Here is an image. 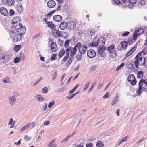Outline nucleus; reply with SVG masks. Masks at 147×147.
Masks as SVG:
<instances>
[{"mask_svg":"<svg viewBox=\"0 0 147 147\" xmlns=\"http://www.w3.org/2000/svg\"><path fill=\"white\" fill-rule=\"evenodd\" d=\"M142 52L139 53L135 57L136 60L134 63L136 68H138V65L142 66L145 63L146 59L144 57L142 56Z\"/></svg>","mask_w":147,"mask_h":147,"instance_id":"nucleus-1","label":"nucleus"},{"mask_svg":"<svg viewBox=\"0 0 147 147\" xmlns=\"http://www.w3.org/2000/svg\"><path fill=\"white\" fill-rule=\"evenodd\" d=\"M81 44V43L80 42H78L75 45L73 48L71 46L69 47L66 49V54L69 56L70 55V57L72 58L76 53L77 50V47Z\"/></svg>","mask_w":147,"mask_h":147,"instance_id":"nucleus-2","label":"nucleus"},{"mask_svg":"<svg viewBox=\"0 0 147 147\" xmlns=\"http://www.w3.org/2000/svg\"><path fill=\"white\" fill-rule=\"evenodd\" d=\"M107 50L109 53V55L111 57H114L116 56V50L114 45H109L107 48Z\"/></svg>","mask_w":147,"mask_h":147,"instance_id":"nucleus-3","label":"nucleus"},{"mask_svg":"<svg viewBox=\"0 0 147 147\" xmlns=\"http://www.w3.org/2000/svg\"><path fill=\"white\" fill-rule=\"evenodd\" d=\"M128 45V42L124 41L120 43V44L117 47V50L118 51L124 50L125 49L127 48Z\"/></svg>","mask_w":147,"mask_h":147,"instance_id":"nucleus-4","label":"nucleus"},{"mask_svg":"<svg viewBox=\"0 0 147 147\" xmlns=\"http://www.w3.org/2000/svg\"><path fill=\"white\" fill-rule=\"evenodd\" d=\"M144 82V80L141 79L139 82L138 85L139 88L137 90V93L139 95L141 94V92L143 91V89H145L144 87L143 86Z\"/></svg>","mask_w":147,"mask_h":147,"instance_id":"nucleus-5","label":"nucleus"},{"mask_svg":"<svg viewBox=\"0 0 147 147\" xmlns=\"http://www.w3.org/2000/svg\"><path fill=\"white\" fill-rule=\"evenodd\" d=\"M127 80L129 82H130L131 84L132 85L134 86L136 83V80L134 75H129L128 77Z\"/></svg>","mask_w":147,"mask_h":147,"instance_id":"nucleus-6","label":"nucleus"},{"mask_svg":"<svg viewBox=\"0 0 147 147\" xmlns=\"http://www.w3.org/2000/svg\"><path fill=\"white\" fill-rule=\"evenodd\" d=\"M9 55L7 54H3L0 58V62L3 64L6 63L9 61Z\"/></svg>","mask_w":147,"mask_h":147,"instance_id":"nucleus-7","label":"nucleus"},{"mask_svg":"<svg viewBox=\"0 0 147 147\" xmlns=\"http://www.w3.org/2000/svg\"><path fill=\"white\" fill-rule=\"evenodd\" d=\"M106 48L104 46H101L98 47L97 49L98 53L100 56L103 58H104L105 55V53L104 51L105 50Z\"/></svg>","mask_w":147,"mask_h":147,"instance_id":"nucleus-8","label":"nucleus"},{"mask_svg":"<svg viewBox=\"0 0 147 147\" xmlns=\"http://www.w3.org/2000/svg\"><path fill=\"white\" fill-rule=\"evenodd\" d=\"M79 45L78 47L79 52L82 54H84L87 51V47L85 45Z\"/></svg>","mask_w":147,"mask_h":147,"instance_id":"nucleus-9","label":"nucleus"},{"mask_svg":"<svg viewBox=\"0 0 147 147\" xmlns=\"http://www.w3.org/2000/svg\"><path fill=\"white\" fill-rule=\"evenodd\" d=\"M20 19L18 17H16L14 18L13 20L12 23L13 26L20 27L21 25L20 24Z\"/></svg>","mask_w":147,"mask_h":147,"instance_id":"nucleus-10","label":"nucleus"},{"mask_svg":"<svg viewBox=\"0 0 147 147\" xmlns=\"http://www.w3.org/2000/svg\"><path fill=\"white\" fill-rule=\"evenodd\" d=\"M96 55L95 52L93 49H90L87 52V56L90 58L94 57Z\"/></svg>","mask_w":147,"mask_h":147,"instance_id":"nucleus-11","label":"nucleus"},{"mask_svg":"<svg viewBox=\"0 0 147 147\" xmlns=\"http://www.w3.org/2000/svg\"><path fill=\"white\" fill-rule=\"evenodd\" d=\"M68 28L71 30H73L76 27V24L74 22L70 21L68 23Z\"/></svg>","mask_w":147,"mask_h":147,"instance_id":"nucleus-12","label":"nucleus"},{"mask_svg":"<svg viewBox=\"0 0 147 147\" xmlns=\"http://www.w3.org/2000/svg\"><path fill=\"white\" fill-rule=\"evenodd\" d=\"M26 32V28L25 27L21 26L19 27L18 30V34H20V35L25 34Z\"/></svg>","mask_w":147,"mask_h":147,"instance_id":"nucleus-13","label":"nucleus"},{"mask_svg":"<svg viewBox=\"0 0 147 147\" xmlns=\"http://www.w3.org/2000/svg\"><path fill=\"white\" fill-rule=\"evenodd\" d=\"M48 7L49 8H53L55 7L56 3L53 0H49L47 3Z\"/></svg>","mask_w":147,"mask_h":147,"instance_id":"nucleus-14","label":"nucleus"},{"mask_svg":"<svg viewBox=\"0 0 147 147\" xmlns=\"http://www.w3.org/2000/svg\"><path fill=\"white\" fill-rule=\"evenodd\" d=\"M53 34L55 36H58L59 37H62L63 36L62 32L59 31L55 29H53Z\"/></svg>","mask_w":147,"mask_h":147,"instance_id":"nucleus-15","label":"nucleus"},{"mask_svg":"<svg viewBox=\"0 0 147 147\" xmlns=\"http://www.w3.org/2000/svg\"><path fill=\"white\" fill-rule=\"evenodd\" d=\"M22 38L20 34H15L12 38V40L14 42H17L20 40Z\"/></svg>","mask_w":147,"mask_h":147,"instance_id":"nucleus-16","label":"nucleus"},{"mask_svg":"<svg viewBox=\"0 0 147 147\" xmlns=\"http://www.w3.org/2000/svg\"><path fill=\"white\" fill-rule=\"evenodd\" d=\"M16 99L14 96L10 97L9 98V102L11 106H13L14 105L16 101Z\"/></svg>","mask_w":147,"mask_h":147,"instance_id":"nucleus-17","label":"nucleus"},{"mask_svg":"<svg viewBox=\"0 0 147 147\" xmlns=\"http://www.w3.org/2000/svg\"><path fill=\"white\" fill-rule=\"evenodd\" d=\"M0 12L2 14L5 16L8 15L9 14L7 9L4 7H1L0 9Z\"/></svg>","mask_w":147,"mask_h":147,"instance_id":"nucleus-18","label":"nucleus"},{"mask_svg":"<svg viewBox=\"0 0 147 147\" xmlns=\"http://www.w3.org/2000/svg\"><path fill=\"white\" fill-rule=\"evenodd\" d=\"M136 48V46H134L133 47L131 50H130L125 55V58H126L127 57L129 56L133 52L135 51Z\"/></svg>","mask_w":147,"mask_h":147,"instance_id":"nucleus-19","label":"nucleus"},{"mask_svg":"<svg viewBox=\"0 0 147 147\" xmlns=\"http://www.w3.org/2000/svg\"><path fill=\"white\" fill-rule=\"evenodd\" d=\"M34 97L36 100H38L39 102H43L44 101V98L41 95L37 94Z\"/></svg>","mask_w":147,"mask_h":147,"instance_id":"nucleus-20","label":"nucleus"},{"mask_svg":"<svg viewBox=\"0 0 147 147\" xmlns=\"http://www.w3.org/2000/svg\"><path fill=\"white\" fill-rule=\"evenodd\" d=\"M1 81L4 84L10 83V78L8 76H5L3 78L1 79Z\"/></svg>","mask_w":147,"mask_h":147,"instance_id":"nucleus-21","label":"nucleus"},{"mask_svg":"<svg viewBox=\"0 0 147 147\" xmlns=\"http://www.w3.org/2000/svg\"><path fill=\"white\" fill-rule=\"evenodd\" d=\"M53 19L55 21L59 22L61 21L62 20V17L60 15H57L53 16Z\"/></svg>","mask_w":147,"mask_h":147,"instance_id":"nucleus-22","label":"nucleus"},{"mask_svg":"<svg viewBox=\"0 0 147 147\" xmlns=\"http://www.w3.org/2000/svg\"><path fill=\"white\" fill-rule=\"evenodd\" d=\"M51 49L53 52H55L57 49V47L56 43L52 42L51 46Z\"/></svg>","mask_w":147,"mask_h":147,"instance_id":"nucleus-23","label":"nucleus"},{"mask_svg":"<svg viewBox=\"0 0 147 147\" xmlns=\"http://www.w3.org/2000/svg\"><path fill=\"white\" fill-rule=\"evenodd\" d=\"M67 26L68 23L65 22H63L60 25L59 28L61 30H64Z\"/></svg>","mask_w":147,"mask_h":147,"instance_id":"nucleus-24","label":"nucleus"},{"mask_svg":"<svg viewBox=\"0 0 147 147\" xmlns=\"http://www.w3.org/2000/svg\"><path fill=\"white\" fill-rule=\"evenodd\" d=\"M30 125L29 123H28L23 126L20 130V131L22 132L28 129L30 126Z\"/></svg>","mask_w":147,"mask_h":147,"instance_id":"nucleus-25","label":"nucleus"},{"mask_svg":"<svg viewBox=\"0 0 147 147\" xmlns=\"http://www.w3.org/2000/svg\"><path fill=\"white\" fill-rule=\"evenodd\" d=\"M97 40L98 45L101 47L103 46L104 45L105 43V42L104 41V40L103 38H101L100 39Z\"/></svg>","mask_w":147,"mask_h":147,"instance_id":"nucleus-26","label":"nucleus"},{"mask_svg":"<svg viewBox=\"0 0 147 147\" xmlns=\"http://www.w3.org/2000/svg\"><path fill=\"white\" fill-rule=\"evenodd\" d=\"M119 97L117 94H116L115 97L113 100L112 101L111 105L113 106L115 105L119 101Z\"/></svg>","mask_w":147,"mask_h":147,"instance_id":"nucleus-27","label":"nucleus"},{"mask_svg":"<svg viewBox=\"0 0 147 147\" xmlns=\"http://www.w3.org/2000/svg\"><path fill=\"white\" fill-rule=\"evenodd\" d=\"M65 53H66V51L63 48H62L60 50L59 54L58 57L59 58H61L63 57L65 54Z\"/></svg>","mask_w":147,"mask_h":147,"instance_id":"nucleus-28","label":"nucleus"},{"mask_svg":"<svg viewBox=\"0 0 147 147\" xmlns=\"http://www.w3.org/2000/svg\"><path fill=\"white\" fill-rule=\"evenodd\" d=\"M135 32L136 33V35L138 36L139 35L143 33L144 30L142 28L139 29L138 30H135L134 33H135Z\"/></svg>","mask_w":147,"mask_h":147,"instance_id":"nucleus-29","label":"nucleus"},{"mask_svg":"<svg viewBox=\"0 0 147 147\" xmlns=\"http://www.w3.org/2000/svg\"><path fill=\"white\" fill-rule=\"evenodd\" d=\"M20 27L17 26H13L11 27V32L13 33H16L17 31L18 32V28Z\"/></svg>","mask_w":147,"mask_h":147,"instance_id":"nucleus-30","label":"nucleus"},{"mask_svg":"<svg viewBox=\"0 0 147 147\" xmlns=\"http://www.w3.org/2000/svg\"><path fill=\"white\" fill-rule=\"evenodd\" d=\"M136 32L134 33L132 38L131 39H129V41L131 42V44L134 42L137 38L138 36L136 35Z\"/></svg>","mask_w":147,"mask_h":147,"instance_id":"nucleus-31","label":"nucleus"},{"mask_svg":"<svg viewBox=\"0 0 147 147\" xmlns=\"http://www.w3.org/2000/svg\"><path fill=\"white\" fill-rule=\"evenodd\" d=\"M15 2L14 0H7L6 2V4L9 6L13 5L14 3Z\"/></svg>","mask_w":147,"mask_h":147,"instance_id":"nucleus-32","label":"nucleus"},{"mask_svg":"<svg viewBox=\"0 0 147 147\" xmlns=\"http://www.w3.org/2000/svg\"><path fill=\"white\" fill-rule=\"evenodd\" d=\"M143 72L142 71H138L137 74V77L138 78H142L143 76Z\"/></svg>","mask_w":147,"mask_h":147,"instance_id":"nucleus-33","label":"nucleus"},{"mask_svg":"<svg viewBox=\"0 0 147 147\" xmlns=\"http://www.w3.org/2000/svg\"><path fill=\"white\" fill-rule=\"evenodd\" d=\"M47 24L48 25V27L50 28H53L55 27L54 24L51 22H47Z\"/></svg>","mask_w":147,"mask_h":147,"instance_id":"nucleus-34","label":"nucleus"},{"mask_svg":"<svg viewBox=\"0 0 147 147\" xmlns=\"http://www.w3.org/2000/svg\"><path fill=\"white\" fill-rule=\"evenodd\" d=\"M88 35H92L94 32V30L92 29H88L86 32Z\"/></svg>","mask_w":147,"mask_h":147,"instance_id":"nucleus-35","label":"nucleus"},{"mask_svg":"<svg viewBox=\"0 0 147 147\" xmlns=\"http://www.w3.org/2000/svg\"><path fill=\"white\" fill-rule=\"evenodd\" d=\"M21 45H16L14 47V49L16 52H18L21 48Z\"/></svg>","mask_w":147,"mask_h":147,"instance_id":"nucleus-36","label":"nucleus"},{"mask_svg":"<svg viewBox=\"0 0 147 147\" xmlns=\"http://www.w3.org/2000/svg\"><path fill=\"white\" fill-rule=\"evenodd\" d=\"M96 40V41H94H94L92 43H90V46L94 47H96L98 46V40Z\"/></svg>","mask_w":147,"mask_h":147,"instance_id":"nucleus-37","label":"nucleus"},{"mask_svg":"<svg viewBox=\"0 0 147 147\" xmlns=\"http://www.w3.org/2000/svg\"><path fill=\"white\" fill-rule=\"evenodd\" d=\"M96 146L97 147H103L104 144L102 143L101 141H99L96 144Z\"/></svg>","mask_w":147,"mask_h":147,"instance_id":"nucleus-38","label":"nucleus"},{"mask_svg":"<svg viewBox=\"0 0 147 147\" xmlns=\"http://www.w3.org/2000/svg\"><path fill=\"white\" fill-rule=\"evenodd\" d=\"M70 40H66L64 44V47L66 48L68 47L70 43Z\"/></svg>","mask_w":147,"mask_h":147,"instance_id":"nucleus-39","label":"nucleus"},{"mask_svg":"<svg viewBox=\"0 0 147 147\" xmlns=\"http://www.w3.org/2000/svg\"><path fill=\"white\" fill-rule=\"evenodd\" d=\"M127 67L128 69L131 68L134 66L133 64L129 62H128L126 64Z\"/></svg>","mask_w":147,"mask_h":147,"instance_id":"nucleus-40","label":"nucleus"},{"mask_svg":"<svg viewBox=\"0 0 147 147\" xmlns=\"http://www.w3.org/2000/svg\"><path fill=\"white\" fill-rule=\"evenodd\" d=\"M48 91V88L46 87H44L43 88L42 90V92L44 94L46 93Z\"/></svg>","mask_w":147,"mask_h":147,"instance_id":"nucleus-41","label":"nucleus"},{"mask_svg":"<svg viewBox=\"0 0 147 147\" xmlns=\"http://www.w3.org/2000/svg\"><path fill=\"white\" fill-rule=\"evenodd\" d=\"M55 102L54 101H52L50 102L48 105V107L49 108H51L54 104Z\"/></svg>","mask_w":147,"mask_h":147,"instance_id":"nucleus-42","label":"nucleus"},{"mask_svg":"<svg viewBox=\"0 0 147 147\" xmlns=\"http://www.w3.org/2000/svg\"><path fill=\"white\" fill-rule=\"evenodd\" d=\"M15 123V122L13 121V119L12 118H10L8 124L9 125H14Z\"/></svg>","mask_w":147,"mask_h":147,"instance_id":"nucleus-43","label":"nucleus"},{"mask_svg":"<svg viewBox=\"0 0 147 147\" xmlns=\"http://www.w3.org/2000/svg\"><path fill=\"white\" fill-rule=\"evenodd\" d=\"M127 140V138L126 136L121 140L118 143V145H120L123 142H125Z\"/></svg>","mask_w":147,"mask_h":147,"instance_id":"nucleus-44","label":"nucleus"},{"mask_svg":"<svg viewBox=\"0 0 147 147\" xmlns=\"http://www.w3.org/2000/svg\"><path fill=\"white\" fill-rule=\"evenodd\" d=\"M145 4V2L143 0H139L138 5H143Z\"/></svg>","mask_w":147,"mask_h":147,"instance_id":"nucleus-45","label":"nucleus"},{"mask_svg":"<svg viewBox=\"0 0 147 147\" xmlns=\"http://www.w3.org/2000/svg\"><path fill=\"white\" fill-rule=\"evenodd\" d=\"M57 56V54H53L51 56V60L53 61L55 59Z\"/></svg>","mask_w":147,"mask_h":147,"instance_id":"nucleus-46","label":"nucleus"},{"mask_svg":"<svg viewBox=\"0 0 147 147\" xmlns=\"http://www.w3.org/2000/svg\"><path fill=\"white\" fill-rule=\"evenodd\" d=\"M72 58L70 57L69 59H68V61L67 62L66 65H69L72 62Z\"/></svg>","mask_w":147,"mask_h":147,"instance_id":"nucleus-47","label":"nucleus"},{"mask_svg":"<svg viewBox=\"0 0 147 147\" xmlns=\"http://www.w3.org/2000/svg\"><path fill=\"white\" fill-rule=\"evenodd\" d=\"M124 63H122L121 65L119 66L116 69V70L117 71H118L120 69H121V68L123 67V66H124Z\"/></svg>","mask_w":147,"mask_h":147,"instance_id":"nucleus-48","label":"nucleus"},{"mask_svg":"<svg viewBox=\"0 0 147 147\" xmlns=\"http://www.w3.org/2000/svg\"><path fill=\"white\" fill-rule=\"evenodd\" d=\"M66 54L65 56L64 57L63 59V61L64 62L67 61L69 57V56L67 54Z\"/></svg>","mask_w":147,"mask_h":147,"instance_id":"nucleus-49","label":"nucleus"},{"mask_svg":"<svg viewBox=\"0 0 147 147\" xmlns=\"http://www.w3.org/2000/svg\"><path fill=\"white\" fill-rule=\"evenodd\" d=\"M137 0H129L128 2H129L131 4H135L136 3Z\"/></svg>","mask_w":147,"mask_h":147,"instance_id":"nucleus-50","label":"nucleus"},{"mask_svg":"<svg viewBox=\"0 0 147 147\" xmlns=\"http://www.w3.org/2000/svg\"><path fill=\"white\" fill-rule=\"evenodd\" d=\"M17 9L18 11H19V12H22V7L20 6H18L17 7Z\"/></svg>","mask_w":147,"mask_h":147,"instance_id":"nucleus-51","label":"nucleus"},{"mask_svg":"<svg viewBox=\"0 0 147 147\" xmlns=\"http://www.w3.org/2000/svg\"><path fill=\"white\" fill-rule=\"evenodd\" d=\"M69 138V137L68 136H66V137L63 140V141L61 142V143L62 144V143H63V142L65 143V142H67Z\"/></svg>","mask_w":147,"mask_h":147,"instance_id":"nucleus-52","label":"nucleus"},{"mask_svg":"<svg viewBox=\"0 0 147 147\" xmlns=\"http://www.w3.org/2000/svg\"><path fill=\"white\" fill-rule=\"evenodd\" d=\"M109 92H107L106 94L103 96V98L105 99L109 97Z\"/></svg>","mask_w":147,"mask_h":147,"instance_id":"nucleus-53","label":"nucleus"},{"mask_svg":"<svg viewBox=\"0 0 147 147\" xmlns=\"http://www.w3.org/2000/svg\"><path fill=\"white\" fill-rule=\"evenodd\" d=\"M90 84V82H89L87 84H86V85H85V86L84 87V88L83 89V91H85L86 90L87 88H88V87L89 85Z\"/></svg>","mask_w":147,"mask_h":147,"instance_id":"nucleus-54","label":"nucleus"},{"mask_svg":"<svg viewBox=\"0 0 147 147\" xmlns=\"http://www.w3.org/2000/svg\"><path fill=\"white\" fill-rule=\"evenodd\" d=\"M47 106V103H45L44 104L42 108L43 109V111H44L46 110V109Z\"/></svg>","mask_w":147,"mask_h":147,"instance_id":"nucleus-55","label":"nucleus"},{"mask_svg":"<svg viewBox=\"0 0 147 147\" xmlns=\"http://www.w3.org/2000/svg\"><path fill=\"white\" fill-rule=\"evenodd\" d=\"M20 61V59L18 57L15 58L14 59V62L15 63H17L19 62Z\"/></svg>","mask_w":147,"mask_h":147,"instance_id":"nucleus-56","label":"nucleus"},{"mask_svg":"<svg viewBox=\"0 0 147 147\" xmlns=\"http://www.w3.org/2000/svg\"><path fill=\"white\" fill-rule=\"evenodd\" d=\"M95 83L93 84H92L91 86V87L90 88L89 90L88 91V92H91L92 91V90L93 88L94 87V86L95 85Z\"/></svg>","mask_w":147,"mask_h":147,"instance_id":"nucleus-57","label":"nucleus"},{"mask_svg":"<svg viewBox=\"0 0 147 147\" xmlns=\"http://www.w3.org/2000/svg\"><path fill=\"white\" fill-rule=\"evenodd\" d=\"M15 13L14 11L12 9H10L9 11V14L10 16L13 15Z\"/></svg>","mask_w":147,"mask_h":147,"instance_id":"nucleus-58","label":"nucleus"},{"mask_svg":"<svg viewBox=\"0 0 147 147\" xmlns=\"http://www.w3.org/2000/svg\"><path fill=\"white\" fill-rule=\"evenodd\" d=\"M81 55H79L76 57V61H79L81 60Z\"/></svg>","mask_w":147,"mask_h":147,"instance_id":"nucleus-59","label":"nucleus"},{"mask_svg":"<svg viewBox=\"0 0 147 147\" xmlns=\"http://www.w3.org/2000/svg\"><path fill=\"white\" fill-rule=\"evenodd\" d=\"M147 53V47H146L143 50V52L142 53L143 54H145Z\"/></svg>","mask_w":147,"mask_h":147,"instance_id":"nucleus-60","label":"nucleus"},{"mask_svg":"<svg viewBox=\"0 0 147 147\" xmlns=\"http://www.w3.org/2000/svg\"><path fill=\"white\" fill-rule=\"evenodd\" d=\"M97 67V66L96 65H93L91 67V70L92 71H94L96 68Z\"/></svg>","mask_w":147,"mask_h":147,"instance_id":"nucleus-61","label":"nucleus"},{"mask_svg":"<svg viewBox=\"0 0 147 147\" xmlns=\"http://www.w3.org/2000/svg\"><path fill=\"white\" fill-rule=\"evenodd\" d=\"M129 33V32H126L122 34V36H127Z\"/></svg>","mask_w":147,"mask_h":147,"instance_id":"nucleus-62","label":"nucleus"},{"mask_svg":"<svg viewBox=\"0 0 147 147\" xmlns=\"http://www.w3.org/2000/svg\"><path fill=\"white\" fill-rule=\"evenodd\" d=\"M56 11V10H55L54 11H51L48 14H47V15L48 16H51L52 15H53L54 12Z\"/></svg>","mask_w":147,"mask_h":147,"instance_id":"nucleus-63","label":"nucleus"},{"mask_svg":"<svg viewBox=\"0 0 147 147\" xmlns=\"http://www.w3.org/2000/svg\"><path fill=\"white\" fill-rule=\"evenodd\" d=\"M92 143H90L86 144V147H92Z\"/></svg>","mask_w":147,"mask_h":147,"instance_id":"nucleus-64","label":"nucleus"}]
</instances>
